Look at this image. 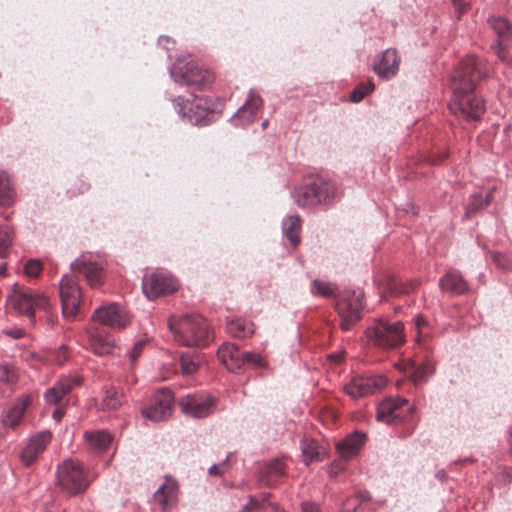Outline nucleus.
<instances>
[{
  "label": "nucleus",
  "instance_id": "9",
  "mask_svg": "<svg viewBox=\"0 0 512 512\" xmlns=\"http://www.w3.org/2000/svg\"><path fill=\"white\" fill-rule=\"evenodd\" d=\"M193 99H185L177 97L174 100V108L176 112L184 119L196 126H207L213 122L215 114L213 110L207 106V99L198 98L192 94Z\"/></svg>",
  "mask_w": 512,
  "mask_h": 512
},
{
  "label": "nucleus",
  "instance_id": "40",
  "mask_svg": "<svg viewBox=\"0 0 512 512\" xmlns=\"http://www.w3.org/2000/svg\"><path fill=\"white\" fill-rule=\"evenodd\" d=\"M492 261L503 270H511L512 269V257L508 254H503L499 252L491 253Z\"/></svg>",
  "mask_w": 512,
  "mask_h": 512
},
{
  "label": "nucleus",
  "instance_id": "17",
  "mask_svg": "<svg viewBox=\"0 0 512 512\" xmlns=\"http://www.w3.org/2000/svg\"><path fill=\"white\" fill-rule=\"evenodd\" d=\"M80 378L63 376L44 393L45 402L49 405L63 406L68 402V396L73 388L80 385Z\"/></svg>",
  "mask_w": 512,
  "mask_h": 512
},
{
  "label": "nucleus",
  "instance_id": "55",
  "mask_svg": "<svg viewBox=\"0 0 512 512\" xmlns=\"http://www.w3.org/2000/svg\"><path fill=\"white\" fill-rule=\"evenodd\" d=\"M59 359H58V362L61 363L63 360H65L66 356H65V353H66V347L65 346H61L60 350H59Z\"/></svg>",
  "mask_w": 512,
  "mask_h": 512
},
{
  "label": "nucleus",
  "instance_id": "42",
  "mask_svg": "<svg viewBox=\"0 0 512 512\" xmlns=\"http://www.w3.org/2000/svg\"><path fill=\"white\" fill-rule=\"evenodd\" d=\"M490 197L491 194H488L487 199L484 201L481 195H473L467 206L466 213L470 214L481 209L482 207L488 204Z\"/></svg>",
  "mask_w": 512,
  "mask_h": 512
},
{
  "label": "nucleus",
  "instance_id": "44",
  "mask_svg": "<svg viewBox=\"0 0 512 512\" xmlns=\"http://www.w3.org/2000/svg\"><path fill=\"white\" fill-rule=\"evenodd\" d=\"M263 473L276 476L283 474L284 468L282 462L280 460L271 461L264 467Z\"/></svg>",
  "mask_w": 512,
  "mask_h": 512
},
{
  "label": "nucleus",
  "instance_id": "21",
  "mask_svg": "<svg viewBox=\"0 0 512 512\" xmlns=\"http://www.w3.org/2000/svg\"><path fill=\"white\" fill-rule=\"evenodd\" d=\"M31 396L26 394L17 398L15 402L8 408L4 409L1 414V423L4 427L14 429L22 421L27 407L31 404Z\"/></svg>",
  "mask_w": 512,
  "mask_h": 512
},
{
  "label": "nucleus",
  "instance_id": "26",
  "mask_svg": "<svg viewBox=\"0 0 512 512\" xmlns=\"http://www.w3.org/2000/svg\"><path fill=\"white\" fill-rule=\"evenodd\" d=\"M178 484L176 480L166 476L164 482L154 493V499L163 510L170 508L177 500Z\"/></svg>",
  "mask_w": 512,
  "mask_h": 512
},
{
  "label": "nucleus",
  "instance_id": "23",
  "mask_svg": "<svg viewBox=\"0 0 512 512\" xmlns=\"http://www.w3.org/2000/svg\"><path fill=\"white\" fill-rule=\"evenodd\" d=\"M263 100L259 94L250 90L248 98L244 104L235 112L233 118L242 121V125L246 126L256 120L258 111L262 108Z\"/></svg>",
  "mask_w": 512,
  "mask_h": 512
},
{
  "label": "nucleus",
  "instance_id": "47",
  "mask_svg": "<svg viewBox=\"0 0 512 512\" xmlns=\"http://www.w3.org/2000/svg\"><path fill=\"white\" fill-rule=\"evenodd\" d=\"M301 509L303 512H320L319 504L311 501L302 502Z\"/></svg>",
  "mask_w": 512,
  "mask_h": 512
},
{
  "label": "nucleus",
  "instance_id": "31",
  "mask_svg": "<svg viewBox=\"0 0 512 512\" xmlns=\"http://www.w3.org/2000/svg\"><path fill=\"white\" fill-rule=\"evenodd\" d=\"M17 379L18 376L14 369L0 364V397H7L12 393V386Z\"/></svg>",
  "mask_w": 512,
  "mask_h": 512
},
{
  "label": "nucleus",
  "instance_id": "38",
  "mask_svg": "<svg viewBox=\"0 0 512 512\" xmlns=\"http://www.w3.org/2000/svg\"><path fill=\"white\" fill-rule=\"evenodd\" d=\"M434 373V366L430 362H424L414 366L411 378L415 384L425 382Z\"/></svg>",
  "mask_w": 512,
  "mask_h": 512
},
{
  "label": "nucleus",
  "instance_id": "13",
  "mask_svg": "<svg viewBox=\"0 0 512 512\" xmlns=\"http://www.w3.org/2000/svg\"><path fill=\"white\" fill-rule=\"evenodd\" d=\"M178 288L177 280L162 272H154L144 276L142 280V290L150 300L156 299L161 295L172 293Z\"/></svg>",
  "mask_w": 512,
  "mask_h": 512
},
{
  "label": "nucleus",
  "instance_id": "10",
  "mask_svg": "<svg viewBox=\"0 0 512 512\" xmlns=\"http://www.w3.org/2000/svg\"><path fill=\"white\" fill-rule=\"evenodd\" d=\"M170 75L175 83L181 86L196 87L202 89L214 80L213 73L202 69L196 63L190 61L176 62L170 69Z\"/></svg>",
  "mask_w": 512,
  "mask_h": 512
},
{
  "label": "nucleus",
  "instance_id": "18",
  "mask_svg": "<svg viewBox=\"0 0 512 512\" xmlns=\"http://www.w3.org/2000/svg\"><path fill=\"white\" fill-rule=\"evenodd\" d=\"M93 319L113 329H123L129 322V316L115 303L103 305L95 310Z\"/></svg>",
  "mask_w": 512,
  "mask_h": 512
},
{
  "label": "nucleus",
  "instance_id": "60",
  "mask_svg": "<svg viewBox=\"0 0 512 512\" xmlns=\"http://www.w3.org/2000/svg\"><path fill=\"white\" fill-rule=\"evenodd\" d=\"M261 126L265 129L268 126V120L263 121Z\"/></svg>",
  "mask_w": 512,
  "mask_h": 512
},
{
  "label": "nucleus",
  "instance_id": "45",
  "mask_svg": "<svg viewBox=\"0 0 512 512\" xmlns=\"http://www.w3.org/2000/svg\"><path fill=\"white\" fill-rule=\"evenodd\" d=\"M147 344V340L143 339V340H138L134 346L132 347V349L129 351V358L132 362L136 361L138 359V357L141 355V353L143 352L145 346Z\"/></svg>",
  "mask_w": 512,
  "mask_h": 512
},
{
  "label": "nucleus",
  "instance_id": "5",
  "mask_svg": "<svg viewBox=\"0 0 512 512\" xmlns=\"http://www.w3.org/2000/svg\"><path fill=\"white\" fill-rule=\"evenodd\" d=\"M365 335L373 345L384 349L396 348L405 342L404 326L401 321L391 323L377 319L366 329Z\"/></svg>",
  "mask_w": 512,
  "mask_h": 512
},
{
  "label": "nucleus",
  "instance_id": "58",
  "mask_svg": "<svg viewBox=\"0 0 512 512\" xmlns=\"http://www.w3.org/2000/svg\"><path fill=\"white\" fill-rule=\"evenodd\" d=\"M445 157H446V155H445V154H443V155H441V156L439 157V159L434 160V162H440V161L444 160V159H445Z\"/></svg>",
  "mask_w": 512,
  "mask_h": 512
},
{
  "label": "nucleus",
  "instance_id": "59",
  "mask_svg": "<svg viewBox=\"0 0 512 512\" xmlns=\"http://www.w3.org/2000/svg\"><path fill=\"white\" fill-rule=\"evenodd\" d=\"M438 478L442 479L444 477V472L443 471H440L437 473L436 475Z\"/></svg>",
  "mask_w": 512,
  "mask_h": 512
},
{
  "label": "nucleus",
  "instance_id": "32",
  "mask_svg": "<svg viewBox=\"0 0 512 512\" xmlns=\"http://www.w3.org/2000/svg\"><path fill=\"white\" fill-rule=\"evenodd\" d=\"M300 448L306 465L322 460L320 447L314 439L304 436L300 441Z\"/></svg>",
  "mask_w": 512,
  "mask_h": 512
},
{
  "label": "nucleus",
  "instance_id": "27",
  "mask_svg": "<svg viewBox=\"0 0 512 512\" xmlns=\"http://www.w3.org/2000/svg\"><path fill=\"white\" fill-rule=\"evenodd\" d=\"M398 67L399 60L396 50L386 49L380 60L374 65V70L379 77L389 79L397 73Z\"/></svg>",
  "mask_w": 512,
  "mask_h": 512
},
{
  "label": "nucleus",
  "instance_id": "48",
  "mask_svg": "<svg viewBox=\"0 0 512 512\" xmlns=\"http://www.w3.org/2000/svg\"><path fill=\"white\" fill-rule=\"evenodd\" d=\"M5 334L13 339H21L24 336L25 332L21 328H14L5 331Z\"/></svg>",
  "mask_w": 512,
  "mask_h": 512
},
{
  "label": "nucleus",
  "instance_id": "30",
  "mask_svg": "<svg viewBox=\"0 0 512 512\" xmlns=\"http://www.w3.org/2000/svg\"><path fill=\"white\" fill-rule=\"evenodd\" d=\"M301 219L298 215H289L282 221L283 235L296 248L300 242Z\"/></svg>",
  "mask_w": 512,
  "mask_h": 512
},
{
  "label": "nucleus",
  "instance_id": "46",
  "mask_svg": "<svg viewBox=\"0 0 512 512\" xmlns=\"http://www.w3.org/2000/svg\"><path fill=\"white\" fill-rule=\"evenodd\" d=\"M415 325L418 331L417 341L419 342L422 337L426 336L425 329L428 327V321L423 316L415 317Z\"/></svg>",
  "mask_w": 512,
  "mask_h": 512
},
{
  "label": "nucleus",
  "instance_id": "33",
  "mask_svg": "<svg viewBox=\"0 0 512 512\" xmlns=\"http://www.w3.org/2000/svg\"><path fill=\"white\" fill-rule=\"evenodd\" d=\"M16 197V193L11 186L9 176L6 172L0 171V206H10Z\"/></svg>",
  "mask_w": 512,
  "mask_h": 512
},
{
  "label": "nucleus",
  "instance_id": "56",
  "mask_svg": "<svg viewBox=\"0 0 512 512\" xmlns=\"http://www.w3.org/2000/svg\"><path fill=\"white\" fill-rule=\"evenodd\" d=\"M209 474L210 475H218L219 474V468L217 465H212L210 468H209Z\"/></svg>",
  "mask_w": 512,
  "mask_h": 512
},
{
  "label": "nucleus",
  "instance_id": "4",
  "mask_svg": "<svg viewBox=\"0 0 512 512\" xmlns=\"http://www.w3.org/2000/svg\"><path fill=\"white\" fill-rule=\"evenodd\" d=\"M336 195L337 188L335 184L321 178L299 186L292 192L295 204L302 208L329 204L335 199Z\"/></svg>",
  "mask_w": 512,
  "mask_h": 512
},
{
  "label": "nucleus",
  "instance_id": "50",
  "mask_svg": "<svg viewBox=\"0 0 512 512\" xmlns=\"http://www.w3.org/2000/svg\"><path fill=\"white\" fill-rule=\"evenodd\" d=\"M452 2L455 5L456 11L458 13V17H460V15L464 12V10L466 8V4L464 3L463 0H452Z\"/></svg>",
  "mask_w": 512,
  "mask_h": 512
},
{
  "label": "nucleus",
  "instance_id": "39",
  "mask_svg": "<svg viewBox=\"0 0 512 512\" xmlns=\"http://www.w3.org/2000/svg\"><path fill=\"white\" fill-rule=\"evenodd\" d=\"M337 287L329 282L314 280L311 286V292L314 295H321L323 297H334Z\"/></svg>",
  "mask_w": 512,
  "mask_h": 512
},
{
  "label": "nucleus",
  "instance_id": "28",
  "mask_svg": "<svg viewBox=\"0 0 512 512\" xmlns=\"http://www.w3.org/2000/svg\"><path fill=\"white\" fill-rule=\"evenodd\" d=\"M442 291L460 295L468 291L469 286L462 274L457 270H450L439 280Z\"/></svg>",
  "mask_w": 512,
  "mask_h": 512
},
{
  "label": "nucleus",
  "instance_id": "62",
  "mask_svg": "<svg viewBox=\"0 0 512 512\" xmlns=\"http://www.w3.org/2000/svg\"><path fill=\"white\" fill-rule=\"evenodd\" d=\"M414 410V407H410L409 411L412 412Z\"/></svg>",
  "mask_w": 512,
  "mask_h": 512
},
{
  "label": "nucleus",
  "instance_id": "49",
  "mask_svg": "<svg viewBox=\"0 0 512 512\" xmlns=\"http://www.w3.org/2000/svg\"><path fill=\"white\" fill-rule=\"evenodd\" d=\"M159 43L164 46L166 50H170L174 42L167 36H160Z\"/></svg>",
  "mask_w": 512,
  "mask_h": 512
},
{
  "label": "nucleus",
  "instance_id": "29",
  "mask_svg": "<svg viewBox=\"0 0 512 512\" xmlns=\"http://www.w3.org/2000/svg\"><path fill=\"white\" fill-rule=\"evenodd\" d=\"M87 333L90 348L95 354L102 356L112 352L114 339L109 334L97 329L89 330Z\"/></svg>",
  "mask_w": 512,
  "mask_h": 512
},
{
  "label": "nucleus",
  "instance_id": "15",
  "mask_svg": "<svg viewBox=\"0 0 512 512\" xmlns=\"http://www.w3.org/2000/svg\"><path fill=\"white\" fill-rule=\"evenodd\" d=\"M173 395L170 390H159L149 406L142 410V415L154 422L167 420L172 413Z\"/></svg>",
  "mask_w": 512,
  "mask_h": 512
},
{
  "label": "nucleus",
  "instance_id": "22",
  "mask_svg": "<svg viewBox=\"0 0 512 512\" xmlns=\"http://www.w3.org/2000/svg\"><path fill=\"white\" fill-rule=\"evenodd\" d=\"M407 399L402 397L386 398L377 407L376 419L386 424L398 423L402 416L398 410L407 404Z\"/></svg>",
  "mask_w": 512,
  "mask_h": 512
},
{
  "label": "nucleus",
  "instance_id": "20",
  "mask_svg": "<svg viewBox=\"0 0 512 512\" xmlns=\"http://www.w3.org/2000/svg\"><path fill=\"white\" fill-rule=\"evenodd\" d=\"M489 24L498 36V41L492 46V48L495 50L496 55L501 61L510 62L511 58L508 55L505 42L512 37V26L501 16L489 18Z\"/></svg>",
  "mask_w": 512,
  "mask_h": 512
},
{
  "label": "nucleus",
  "instance_id": "7",
  "mask_svg": "<svg viewBox=\"0 0 512 512\" xmlns=\"http://www.w3.org/2000/svg\"><path fill=\"white\" fill-rule=\"evenodd\" d=\"M364 293L345 289L336 297V310L341 318V328L349 331L360 319L364 308Z\"/></svg>",
  "mask_w": 512,
  "mask_h": 512
},
{
  "label": "nucleus",
  "instance_id": "19",
  "mask_svg": "<svg viewBox=\"0 0 512 512\" xmlns=\"http://www.w3.org/2000/svg\"><path fill=\"white\" fill-rule=\"evenodd\" d=\"M52 434L48 430L40 431L31 436L28 443L20 453L21 462L29 467L35 463L51 442Z\"/></svg>",
  "mask_w": 512,
  "mask_h": 512
},
{
  "label": "nucleus",
  "instance_id": "25",
  "mask_svg": "<svg viewBox=\"0 0 512 512\" xmlns=\"http://www.w3.org/2000/svg\"><path fill=\"white\" fill-rule=\"evenodd\" d=\"M366 435L358 431L353 432L336 444L338 453L344 459H350L358 454L364 445Z\"/></svg>",
  "mask_w": 512,
  "mask_h": 512
},
{
  "label": "nucleus",
  "instance_id": "8",
  "mask_svg": "<svg viewBox=\"0 0 512 512\" xmlns=\"http://www.w3.org/2000/svg\"><path fill=\"white\" fill-rule=\"evenodd\" d=\"M217 356L226 368L233 373H240L246 364L256 368H264L267 363L257 352L240 351L239 347L233 343H224L219 347Z\"/></svg>",
  "mask_w": 512,
  "mask_h": 512
},
{
  "label": "nucleus",
  "instance_id": "16",
  "mask_svg": "<svg viewBox=\"0 0 512 512\" xmlns=\"http://www.w3.org/2000/svg\"><path fill=\"white\" fill-rule=\"evenodd\" d=\"M386 385L383 376H359L353 378L345 387V392L354 399L368 396Z\"/></svg>",
  "mask_w": 512,
  "mask_h": 512
},
{
  "label": "nucleus",
  "instance_id": "2",
  "mask_svg": "<svg viewBox=\"0 0 512 512\" xmlns=\"http://www.w3.org/2000/svg\"><path fill=\"white\" fill-rule=\"evenodd\" d=\"M8 304L18 314L28 317L32 324L36 323V311H43L45 313L39 320L48 328H52L57 321V317L50 312L51 303L45 294L21 286L18 283H15L12 287V292L8 297Z\"/></svg>",
  "mask_w": 512,
  "mask_h": 512
},
{
  "label": "nucleus",
  "instance_id": "6",
  "mask_svg": "<svg viewBox=\"0 0 512 512\" xmlns=\"http://www.w3.org/2000/svg\"><path fill=\"white\" fill-rule=\"evenodd\" d=\"M57 483L69 495H78L89 486L87 472L83 464L75 459H66L57 468Z\"/></svg>",
  "mask_w": 512,
  "mask_h": 512
},
{
  "label": "nucleus",
  "instance_id": "36",
  "mask_svg": "<svg viewBox=\"0 0 512 512\" xmlns=\"http://www.w3.org/2000/svg\"><path fill=\"white\" fill-rule=\"evenodd\" d=\"M14 230L8 225L0 226V257H6L13 244Z\"/></svg>",
  "mask_w": 512,
  "mask_h": 512
},
{
  "label": "nucleus",
  "instance_id": "24",
  "mask_svg": "<svg viewBox=\"0 0 512 512\" xmlns=\"http://www.w3.org/2000/svg\"><path fill=\"white\" fill-rule=\"evenodd\" d=\"M83 438L85 445L93 453L106 451L113 441V435L107 430H87Z\"/></svg>",
  "mask_w": 512,
  "mask_h": 512
},
{
  "label": "nucleus",
  "instance_id": "34",
  "mask_svg": "<svg viewBox=\"0 0 512 512\" xmlns=\"http://www.w3.org/2000/svg\"><path fill=\"white\" fill-rule=\"evenodd\" d=\"M227 331L234 337L244 338L253 333V324L243 319H233L227 322Z\"/></svg>",
  "mask_w": 512,
  "mask_h": 512
},
{
  "label": "nucleus",
  "instance_id": "43",
  "mask_svg": "<svg viewBox=\"0 0 512 512\" xmlns=\"http://www.w3.org/2000/svg\"><path fill=\"white\" fill-rule=\"evenodd\" d=\"M25 274L31 278H37L42 272V263L38 259H31L25 264Z\"/></svg>",
  "mask_w": 512,
  "mask_h": 512
},
{
  "label": "nucleus",
  "instance_id": "3",
  "mask_svg": "<svg viewBox=\"0 0 512 512\" xmlns=\"http://www.w3.org/2000/svg\"><path fill=\"white\" fill-rule=\"evenodd\" d=\"M169 328L175 340L183 346H207L211 339V331L206 320L197 314H185L181 317H172Z\"/></svg>",
  "mask_w": 512,
  "mask_h": 512
},
{
  "label": "nucleus",
  "instance_id": "41",
  "mask_svg": "<svg viewBox=\"0 0 512 512\" xmlns=\"http://www.w3.org/2000/svg\"><path fill=\"white\" fill-rule=\"evenodd\" d=\"M374 89L373 83L361 84L356 87L351 93V101L352 102H360L368 93H370Z\"/></svg>",
  "mask_w": 512,
  "mask_h": 512
},
{
  "label": "nucleus",
  "instance_id": "35",
  "mask_svg": "<svg viewBox=\"0 0 512 512\" xmlns=\"http://www.w3.org/2000/svg\"><path fill=\"white\" fill-rule=\"evenodd\" d=\"M181 371L184 375L194 374L200 366L198 356L191 353H182L180 356Z\"/></svg>",
  "mask_w": 512,
  "mask_h": 512
},
{
  "label": "nucleus",
  "instance_id": "52",
  "mask_svg": "<svg viewBox=\"0 0 512 512\" xmlns=\"http://www.w3.org/2000/svg\"><path fill=\"white\" fill-rule=\"evenodd\" d=\"M344 354L343 352L332 353L328 356V358L336 363H340L343 360Z\"/></svg>",
  "mask_w": 512,
  "mask_h": 512
},
{
  "label": "nucleus",
  "instance_id": "61",
  "mask_svg": "<svg viewBox=\"0 0 512 512\" xmlns=\"http://www.w3.org/2000/svg\"><path fill=\"white\" fill-rule=\"evenodd\" d=\"M342 512H356V510H355V509H353V510H349V511H342Z\"/></svg>",
  "mask_w": 512,
  "mask_h": 512
},
{
  "label": "nucleus",
  "instance_id": "1",
  "mask_svg": "<svg viewBox=\"0 0 512 512\" xmlns=\"http://www.w3.org/2000/svg\"><path fill=\"white\" fill-rule=\"evenodd\" d=\"M487 75L480 59L468 56L462 60L450 75V88L453 96L449 103L450 111L465 120H477L484 112L482 99L472 95L477 81Z\"/></svg>",
  "mask_w": 512,
  "mask_h": 512
},
{
  "label": "nucleus",
  "instance_id": "51",
  "mask_svg": "<svg viewBox=\"0 0 512 512\" xmlns=\"http://www.w3.org/2000/svg\"><path fill=\"white\" fill-rule=\"evenodd\" d=\"M64 415V410L62 408V406H59L58 408H56L54 411H53V418L57 421H60L62 419Z\"/></svg>",
  "mask_w": 512,
  "mask_h": 512
},
{
  "label": "nucleus",
  "instance_id": "12",
  "mask_svg": "<svg viewBox=\"0 0 512 512\" xmlns=\"http://www.w3.org/2000/svg\"><path fill=\"white\" fill-rule=\"evenodd\" d=\"M70 266L73 273L85 278L91 288H99L104 283L103 266L90 254H82Z\"/></svg>",
  "mask_w": 512,
  "mask_h": 512
},
{
  "label": "nucleus",
  "instance_id": "14",
  "mask_svg": "<svg viewBox=\"0 0 512 512\" xmlns=\"http://www.w3.org/2000/svg\"><path fill=\"white\" fill-rule=\"evenodd\" d=\"M59 293L63 316H74L81 302V290L78 283L71 276L64 275L59 284Z\"/></svg>",
  "mask_w": 512,
  "mask_h": 512
},
{
  "label": "nucleus",
  "instance_id": "53",
  "mask_svg": "<svg viewBox=\"0 0 512 512\" xmlns=\"http://www.w3.org/2000/svg\"><path fill=\"white\" fill-rule=\"evenodd\" d=\"M258 501L254 500L253 498L250 499V502L244 506V510L248 511L254 507L258 506Z\"/></svg>",
  "mask_w": 512,
  "mask_h": 512
},
{
  "label": "nucleus",
  "instance_id": "54",
  "mask_svg": "<svg viewBox=\"0 0 512 512\" xmlns=\"http://www.w3.org/2000/svg\"><path fill=\"white\" fill-rule=\"evenodd\" d=\"M343 469V465H342V462L341 461H338V462H334L332 464V467H331V470L334 471L335 470V473H337L338 471L342 470Z\"/></svg>",
  "mask_w": 512,
  "mask_h": 512
},
{
  "label": "nucleus",
  "instance_id": "57",
  "mask_svg": "<svg viewBox=\"0 0 512 512\" xmlns=\"http://www.w3.org/2000/svg\"><path fill=\"white\" fill-rule=\"evenodd\" d=\"M6 271H7V265L6 263H1L0 264V276H3L6 274Z\"/></svg>",
  "mask_w": 512,
  "mask_h": 512
},
{
  "label": "nucleus",
  "instance_id": "37",
  "mask_svg": "<svg viewBox=\"0 0 512 512\" xmlns=\"http://www.w3.org/2000/svg\"><path fill=\"white\" fill-rule=\"evenodd\" d=\"M122 392H119L115 388L108 389L105 392V396L102 400V408L104 410H116L122 405L121 398Z\"/></svg>",
  "mask_w": 512,
  "mask_h": 512
},
{
  "label": "nucleus",
  "instance_id": "11",
  "mask_svg": "<svg viewBox=\"0 0 512 512\" xmlns=\"http://www.w3.org/2000/svg\"><path fill=\"white\" fill-rule=\"evenodd\" d=\"M181 411L188 417L202 419L217 409V398L208 394H188L179 400Z\"/></svg>",
  "mask_w": 512,
  "mask_h": 512
}]
</instances>
